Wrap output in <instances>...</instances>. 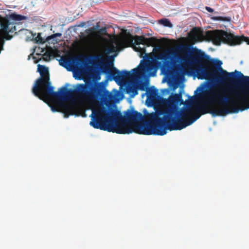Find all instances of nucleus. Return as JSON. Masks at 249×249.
Returning a JSON list of instances; mask_svg holds the SVG:
<instances>
[{
  "instance_id": "1",
  "label": "nucleus",
  "mask_w": 249,
  "mask_h": 249,
  "mask_svg": "<svg viewBox=\"0 0 249 249\" xmlns=\"http://www.w3.org/2000/svg\"><path fill=\"white\" fill-rule=\"evenodd\" d=\"M193 114V110L190 107L178 110L168 106L148 113L147 123H139L143 116L133 109L125 111V116H123L120 111L112 110L109 114L104 109L96 111L94 116L93 113L91 114L92 119L89 124L94 128L117 134L135 132L146 135L163 136L166 134L167 130H181L200 117L198 113Z\"/></svg>"
},
{
  "instance_id": "2",
  "label": "nucleus",
  "mask_w": 249,
  "mask_h": 249,
  "mask_svg": "<svg viewBox=\"0 0 249 249\" xmlns=\"http://www.w3.org/2000/svg\"><path fill=\"white\" fill-rule=\"evenodd\" d=\"M182 52L183 55L179 57L180 62L185 65L196 66V69L193 70V73L198 79H212L221 83L228 82L234 85H249V83L243 84L239 81L243 77L238 73V71H227L221 67L222 62L220 60L211 59L209 55L201 50L190 46H183ZM205 88V85L198 87L195 93L200 90L204 95L211 94L212 97L208 99V103L213 99L218 104V108L202 105L197 107L201 112L200 115L210 113L213 116H225L249 108V94L248 93L245 92L241 95L236 91H232L235 96V100L224 95V91L212 92L204 90Z\"/></svg>"
},
{
  "instance_id": "3",
  "label": "nucleus",
  "mask_w": 249,
  "mask_h": 249,
  "mask_svg": "<svg viewBox=\"0 0 249 249\" xmlns=\"http://www.w3.org/2000/svg\"><path fill=\"white\" fill-rule=\"evenodd\" d=\"M37 67L40 77L36 81L32 92L40 100L44 101L50 97L59 101L68 100L77 94L82 100H90L104 95V89L101 86H96L90 90L89 87L84 84L78 85L75 89L63 87L60 89L58 92L54 91V88L51 86L50 81L48 68L39 64Z\"/></svg>"
},
{
  "instance_id": "4",
  "label": "nucleus",
  "mask_w": 249,
  "mask_h": 249,
  "mask_svg": "<svg viewBox=\"0 0 249 249\" xmlns=\"http://www.w3.org/2000/svg\"><path fill=\"white\" fill-rule=\"evenodd\" d=\"M102 69L104 73L109 74L111 79L114 80L118 84L126 80H131L134 81L139 89L142 91L147 90L148 82L138 80V76L148 72L149 75L154 76L156 72L153 65L148 62H144L139 68L132 69V72L126 70L121 71L114 67L112 63L109 64L108 66H103Z\"/></svg>"
},
{
  "instance_id": "5",
  "label": "nucleus",
  "mask_w": 249,
  "mask_h": 249,
  "mask_svg": "<svg viewBox=\"0 0 249 249\" xmlns=\"http://www.w3.org/2000/svg\"><path fill=\"white\" fill-rule=\"evenodd\" d=\"M206 37L217 46L221 45V43L234 46L240 44L243 42H247L249 45V37L244 36H235L231 33H228L222 30H215L207 31L205 33Z\"/></svg>"
},
{
  "instance_id": "6",
  "label": "nucleus",
  "mask_w": 249,
  "mask_h": 249,
  "mask_svg": "<svg viewBox=\"0 0 249 249\" xmlns=\"http://www.w3.org/2000/svg\"><path fill=\"white\" fill-rule=\"evenodd\" d=\"M178 56L173 50H166L158 54L156 58L157 59L162 60L161 64L162 69L164 70L168 71L175 62V58Z\"/></svg>"
},
{
  "instance_id": "7",
  "label": "nucleus",
  "mask_w": 249,
  "mask_h": 249,
  "mask_svg": "<svg viewBox=\"0 0 249 249\" xmlns=\"http://www.w3.org/2000/svg\"><path fill=\"white\" fill-rule=\"evenodd\" d=\"M59 62L60 64L64 67L71 65H81L85 63V58L84 56L82 55L72 57L70 59L62 57Z\"/></svg>"
},
{
  "instance_id": "8",
  "label": "nucleus",
  "mask_w": 249,
  "mask_h": 249,
  "mask_svg": "<svg viewBox=\"0 0 249 249\" xmlns=\"http://www.w3.org/2000/svg\"><path fill=\"white\" fill-rule=\"evenodd\" d=\"M1 31L0 34L1 33L7 34L9 33H13L16 31V27L14 23L10 21V20L6 18L3 20V22H1Z\"/></svg>"
},
{
  "instance_id": "9",
  "label": "nucleus",
  "mask_w": 249,
  "mask_h": 249,
  "mask_svg": "<svg viewBox=\"0 0 249 249\" xmlns=\"http://www.w3.org/2000/svg\"><path fill=\"white\" fill-rule=\"evenodd\" d=\"M130 37L135 41L134 44H135V46L134 48L135 51L140 52L142 53H145L146 52L145 48L144 47L142 48L140 46L141 44H144L145 37L137 35H136L134 36L130 35Z\"/></svg>"
},
{
  "instance_id": "10",
  "label": "nucleus",
  "mask_w": 249,
  "mask_h": 249,
  "mask_svg": "<svg viewBox=\"0 0 249 249\" xmlns=\"http://www.w3.org/2000/svg\"><path fill=\"white\" fill-rule=\"evenodd\" d=\"M65 117H68L70 115H75L77 111V106L74 103H71L63 107Z\"/></svg>"
},
{
  "instance_id": "11",
  "label": "nucleus",
  "mask_w": 249,
  "mask_h": 249,
  "mask_svg": "<svg viewBox=\"0 0 249 249\" xmlns=\"http://www.w3.org/2000/svg\"><path fill=\"white\" fill-rule=\"evenodd\" d=\"M169 102L173 105H181L183 103L182 95L180 94H174L169 98Z\"/></svg>"
},
{
  "instance_id": "12",
  "label": "nucleus",
  "mask_w": 249,
  "mask_h": 249,
  "mask_svg": "<svg viewBox=\"0 0 249 249\" xmlns=\"http://www.w3.org/2000/svg\"><path fill=\"white\" fill-rule=\"evenodd\" d=\"M132 81V85L129 86L127 89V92L129 93L132 94V96H135L136 95L138 94V90L139 89L138 88L137 85L136 84L134 83V81Z\"/></svg>"
},
{
  "instance_id": "13",
  "label": "nucleus",
  "mask_w": 249,
  "mask_h": 249,
  "mask_svg": "<svg viewBox=\"0 0 249 249\" xmlns=\"http://www.w3.org/2000/svg\"><path fill=\"white\" fill-rule=\"evenodd\" d=\"M26 19H27V17L25 16L16 14H12L9 16V20L15 21H19Z\"/></svg>"
},
{
  "instance_id": "14",
  "label": "nucleus",
  "mask_w": 249,
  "mask_h": 249,
  "mask_svg": "<svg viewBox=\"0 0 249 249\" xmlns=\"http://www.w3.org/2000/svg\"><path fill=\"white\" fill-rule=\"evenodd\" d=\"M158 40L154 37L145 38L144 42L143 45H145L147 47L153 46H154Z\"/></svg>"
},
{
  "instance_id": "15",
  "label": "nucleus",
  "mask_w": 249,
  "mask_h": 249,
  "mask_svg": "<svg viewBox=\"0 0 249 249\" xmlns=\"http://www.w3.org/2000/svg\"><path fill=\"white\" fill-rule=\"evenodd\" d=\"M159 23L163 25L164 26L172 27L173 25L168 19L163 18L159 20Z\"/></svg>"
},
{
  "instance_id": "16",
  "label": "nucleus",
  "mask_w": 249,
  "mask_h": 249,
  "mask_svg": "<svg viewBox=\"0 0 249 249\" xmlns=\"http://www.w3.org/2000/svg\"><path fill=\"white\" fill-rule=\"evenodd\" d=\"M201 33V31L197 28H194L191 31V33L195 38H198Z\"/></svg>"
},
{
  "instance_id": "17",
  "label": "nucleus",
  "mask_w": 249,
  "mask_h": 249,
  "mask_svg": "<svg viewBox=\"0 0 249 249\" xmlns=\"http://www.w3.org/2000/svg\"><path fill=\"white\" fill-rule=\"evenodd\" d=\"M239 74L242 76L243 78L239 79V81L243 84H249V76H244L241 72H237Z\"/></svg>"
},
{
  "instance_id": "18",
  "label": "nucleus",
  "mask_w": 249,
  "mask_h": 249,
  "mask_svg": "<svg viewBox=\"0 0 249 249\" xmlns=\"http://www.w3.org/2000/svg\"><path fill=\"white\" fill-rule=\"evenodd\" d=\"M212 18L215 20L217 21H230L231 18L230 17H213Z\"/></svg>"
},
{
  "instance_id": "19",
  "label": "nucleus",
  "mask_w": 249,
  "mask_h": 249,
  "mask_svg": "<svg viewBox=\"0 0 249 249\" xmlns=\"http://www.w3.org/2000/svg\"><path fill=\"white\" fill-rule=\"evenodd\" d=\"M146 91L148 94L151 96L155 95L157 92V90L154 88V87L148 88Z\"/></svg>"
},
{
  "instance_id": "20",
  "label": "nucleus",
  "mask_w": 249,
  "mask_h": 249,
  "mask_svg": "<svg viewBox=\"0 0 249 249\" xmlns=\"http://www.w3.org/2000/svg\"><path fill=\"white\" fill-rule=\"evenodd\" d=\"M35 40L36 42L38 43H43L44 42L43 39L41 37V33H38L37 36L35 37Z\"/></svg>"
},
{
  "instance_id": "21",
  "label": "nucleus",
  "mask_w": 249,
  "mask_h": 249,
  "mask_svg": "<svg viewBox=\"0 0 249 249\" xmlns=\"http://www.w3.org/2000/svg\"><path fill=\"white\" fill-rule=\"evenodd\" d=\"M61 36H62V34L61 33H57L55 34H53L51 36H49V38L52 39V38H54L56 37H60Z\"/></svg>"
},
{
  "instance_id": "22",
  "label": "nucleus",
  "mask_w": 249,
  "mask_h": 249,
  "mask_svg": "<svg viewBox=\"0 0 249 249\" xmlns=\"http://www.w3.org/2000/svg\"><path fill=\"white\" fill-rule=\"evenodd\" d=\"M106 53L107 54H109L111 53H113L114 52V48H109V47H108L106 49Z\"/></svg>"
},
{
  "instance_id": "23",
  "label": "nucleus",
  "mask_w": 249,
  "mask_h": 249,
  "mask_svg": "<svg viewBox=\"0 0 249 249\" xmlns=\"http://www.w3.org/2000/svg\"><path fill=\"white\" fill-rule=\"evenodd\" d=\"M50 107L51 108L53 112L59 111V108L58 107L55 106L53 105H52V106H50Z\"/></svg>"
},
{
  "instance_id": "24",
  "label": "nucleus",
  "mask_w": 249,
  "mask_h": 249,
  "mask_svg": "<svg viewBox=\"0 0 249 249\" xmlns=\"http://www.w3.org/2000/svg\"><path fill=\"white\" fill-rule=\"evenodd\" d=\"M5 34V36H4V38L6 40H10L12 38V36H10L9 35V33H7V34Z\"/></svg>"
},
{
  "instance_id": "25",
  "label": "nucleus",
  "mask_w": 249,
  "mask_h": 249,
  "mask_svg": "<svg viewBox=\"0 0 249 249\" xmlns=\"http://www.w3.org/2000/svg\"><path fill=\"white\" fill-rule=\"evenodd\" d=\"M205 9L209 12L212 13L213 12V9L210 7L206 6Z\"/></svg>"
},
{
  "instance_id": "26",
  "label": "nucleus",
  "mask_w": 249,
  "mask_h": 249,
  "mask_svg": "<svg viewBox=\"0 0 249 249\" xmlns=\"http://www.w3.org/2000/svg\"><path fill=\"white\" fill-rule=\"evenodd\" d=\"M4 19H3L0 16V24L1 25V22H3V20H4Z\"/></svg>"
}]
</instances>
